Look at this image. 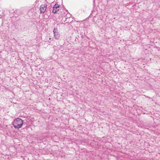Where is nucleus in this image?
<instances>
[{"instance_id":"4","label":"nucleus","mask_w":160,"mask_h":160,"mask_svg":"<svg viewBox=\"0 0 160 160\" xmlns=\"http://www.w3.org/2000/svg\"><path fill=\"white\" fill-rule=\"evenodd\" d=\"M59 5L58 4L56 3L53 7L52 12L53 13H56L59 10Z\"/></svg>"},{"instance_id":"1","label":"nucleus","mask_w":160,"mask_h":160,"mask_svg":"<svg viewBox=\"0 0 160 160\" xmlns=\"http://www.w3.org/2000/svg\"><path fill=\"white\" fill-rule=\"evenodd\" d=\"M23 124V121L20 118H17L12 122V125L15 128H21Z\"/></svg>"},{"instance_id":"2","label":"nucleus","mask_w":160,"mask_h":160,"mask_svg":"<svg viewBox=\"0 0 160 160\" xmlns=\"http://www.w3.org/2000/svg\"><path fill=\"white\" fill-rule=\"evenodd\" d=\"M54 33V37L56 39H58L60 37V34L58 32L57 28H54L53 30Z\"/></svg>"},{"instance_id":"3","label":"nucleus","mask_w":160,"mask_h":160,"mask_svg":"<svg viewBox=\"0 0 160 160\" xmlns=\"http://www.w3.org/2000/svg\"><path fill=\"white\" fill-rule=\"evenodd\" d=\"M47 5L43 4L42 5L40 6V11L41 13H43L45 12L46 10Z\"/></svg>"}]
</instances>
